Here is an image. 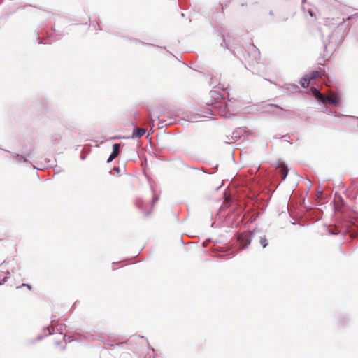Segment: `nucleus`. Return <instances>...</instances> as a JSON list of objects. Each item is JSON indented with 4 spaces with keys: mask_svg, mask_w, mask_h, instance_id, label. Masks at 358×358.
<instances>
[{
    "mask_svg": "<svg viewBox=\"0 0 358 358\" xmlns=\"http://www.w3.org/2000/svg\"><path fill=\"white\" fill-rule=\"evenodd\" d=\"M52 330L50 329L49 327H46L43 328V332L45 334V336H48L49 335H51L52 332H55V331H62V327H60L59 328H56L55 327H52V324H51Z\"/></svg>",
    "mask_w": 358,
    "mask_h": 358,
    "instance_id": "nucleus-10",
    "label": "nucleus"
},
{
    "mask_svg": "<svg viewBox=\"0 0 358 358\" xmlns=\"http://www.w3.org/2000/svg\"><path fill=\"white\" fill-rule=\"evenodd\" d=\"M210 85H212L213 87H218L221 90H225L227 88L229 85H225L224 83H217V80H215L214 78H211L210 81Z\"/></svg>",
    "mask_w": 358,
    "mask_h": 358,
    "instance_id": "nucleus-7",
    "label": "nucleus"
},
{
    "mask_svg": "<svg viewBox=\"0 0 358 358\" xmlns=\"http://www.w3.org/2000/svg\"><path fill=\"white\" fill-rule=\"evenodd\" d=\"M115 170L117 171H119V168H115Z\"/></svg>",
    "mask_w": 358,
    "mask_h": 358,
    "instance_id": "nucleus-31",
    "label": "nucleus"
},
{
    "mask_svg": "<svg viewBox=\"0 0 358 358\" xmlns=\"http://www.w3.org/2000/svg\"><path fill=\"white\" fill-rule=\"evenodd\" d=\"M309 13H310V15L311 16H313V13H312V11H311V10H310V11H309Z\"/></svg>",
    "mask_w": 358,
    "mask_h": 358,
    "instance_id": "nucleus-30",
    "label": "nucleus"
},
{
    "mask_svg": "<svg viewBox=\"0 0 358 358\" xmlns=\"http://www.w3.org/2000/svg\"><path fill=\"white\" fill-rule=\"evenodd\" d=\"M252 232L249 231L244 234H238L237 240L239 242L241 249L246 248L251 242Z\"/></svg>",
    "mask_w": 358,
    "mask_h": 358,
    "instance_id": "nucleus-3",
    "label": "nucleus"
},
{
    "mask_svg": "<svg viewBox=\"0 0 358 358\" xmlns=\"http://www.w3.org/2000/svg\"><path fill=\"white\" fill-rule=\"evenodd\" d=\"M322 71H313L309 76L311 80H313V79H316V78H319L320 77H322Z\"/></svg>",
    "mask_w": 358,
    "mask_h": 358,
    "instance_id": "nucleus-14",
    "label": "nucleus"
},
{
    "mask_svg": "<svg viewBox=\"0 0 358 358\" xmlns=\"http://www.w3.org/2000/svg\"><path fill=\"white\" fill-rule=\"evenodd\" d=\"M259 243L262 245L263 248H266L268 245V241L266 236H263L260 237Z\"/></svg>",
    "mask_w": 358,
    "mask_h": 358,
    "instance_id": "nucleus-16",
    "label": "nucleus"
},
{
    "mask_svg": "<svg viewBox=\"0 0 358 358\" xmlns=\"http://www.w3.org/2000/svg\"><path fill=\"white\" fill-rule=\"evenodd\" d=\"M55 344L56 345H59L60 344V341H55Z\"/></svg>",
    "mask_w": 358,
    "mask_h": 358,
    "instance_id": "nucleus-28",
    "label": "nucleus"
},
{
    "mask_svg": "<svg viewBox=\"0 0 358 358\" xmlns=\"http://www.w3.org/2000/svg\"><path fill=\"white\" fill-rule=\"evenodd\" d=\"M159 200V196L154 194L152 201V205L153 206L155 203H157Z\"/></svg>",
    "mask_w": 358,
    "mask_h": 358,
    "instance_id": "nucleus-20",
    "label": "nucleus"
},
{
    "mask_svg": "<svg viewBox=\"0 0 358 358\" xmlns=\"http://www.w3.org/2000/svg\"><path fill=\"white\" fill-rule=\"evenodd\" d=\"M306 1V0H302V3H304Z\"/></svg>",
    "mask_w": 358,
    "mask_h": 358,
    "instance_id": "nucleus-32",
    "label": "nucleus"
},
{
    "mask_svg": "<svg viewBox=\"0 0 358 358\" xmlns=\"http://www.w3.org/2000/svg\"><path fill=\"white\" fill-rule=\"evenodd\" d=\"M146 132V129L143 128L136 127L134 129L132 133V138H138L143 136Z\"/></svg>",
    "mask_w": 358,
    "mask_h": 358,
    "instance_id": "nucleus-6",
    "label": "nucleus"
},
{
    "mask_svg": "<svg viewBox=\"0 0 358 358\" xmlns=\"http://www.w3.org/2000/svg\"><path fill=\"white\" fill-rule=\"evenodd\" d=\"M120 144H119V143L113 144V151L107 160L108 163L111 162L113 160H114L118 156V155L120 153Z\"/></svg>",
    "mask_w": 358,
    "mask_h": 358,
    "instance_id": "nucleus-5",
    "label": "nucleus"
},
{
    "mask_svg": "<svg viewBox=\"0 0 358 358\" xmlns=\"http://www.w3.org/2000/svg\"><path fill=\"white\" fill-rule=\"evenodd\" d=\"M310 80H311V79L310 78L309 76L305 75L301 79L300 84L303 88H306L309 85Z\"/></svg>",
    "mask_w": 358,
    "mask_h": 358,
    "instance_id": "nucleus-11",
    "label": "nucleus"
},
{
    "mask_svg": "<svg viewBox=\"0 0 358 358\" xmlns=\"http://www.w3.org/2000/svg\"><path fill=\"white\" fill-rule=\"evenodd\" d=\"M217 92L215 91H210V95L212 97H214V96L217 95Z\"/></svg>",
    "mask_w": 358,
    "mask_h": 358,
    "instance_id": "nucleus-22",
    "label": "nucleus"
},
{
    "mask_svg": "<svg viewBox=\"0 0 358 358\" xmlns=\"http://www.w3.org/2000/svg\"><path fill=\"white\" fill-rule=\"evenodd\" d=\"M3 2V0H0V4Z\"/></svg>",
    "mask_w": 358,
    "mask_h": 358,
    "instance_id": "nucleus-33",
    "label": "nucleus"
},
{
    "mask_svg": "<svg viewBox=\"0 0 358 358\" xmlns=\"http://www.w3.org/2000/svg\"><path fill=\"white\" fill-rule=\"evenodd\" d=\"M340 102V98L338 96V95L336 94H330V95H324V100L322 101V103H329V104L334 106H336L338 105Z\"/></svg>",
    "mask_w": 358,
    "mask_h": 358,
    "instance_id": "nucleus-4",
    "label": "nucleus"
},
{
    "mask_svg": "<svg viewBox=\"0 0 358 358\" xmlns=\"http://www.w3.org/2000/svg\"><path fill=\"white\" fill-rule=\"evenodd\" d=\"M37 338H38V340H41V339H42V336H38Z\"/></svg>",
    "mask_w": 358,
    "mask_h": 358,
    "instance_id": "nucleus-27",
    "label": "nucleus"
},
{
    "mask_svg": "<svg viewBox=\"0 0 358 358\" xmlns=\"http://www.w3.org/2000/svg\"><path fill=\"white\" fill-rule=\"evenodd\" d=\"M285 88L286 90H291L293 92H297L299 90V86L294 84H285Z\"/></svg>",
    "mask_w": 358,
    "mask_h": 358,
    "instance_id": "nucleus-13",
    "label": "nucleus"
},
{
    "mask_svg": "<svg viewBox=\"0 0 358 358\" xmlns=\"http://www.w3.org/2000/svg\"><path fill=\"white\" fill-rule=\"evenodd\" d=\"M270 107H271V108H278V109H280L281 110H283V109L282 108H280V107H279V106H278L276 105L271 104V105H270Z\"/></svg>",
    "mask_w": 358,
    "mask_h": 358,
    "instance_id": "nucleus-21",
    "label": "nucleus"
},
{
    "mask_svg": "<svg viewBox=\"0 0 358 358\" xmlns=\"http://www.w3.org/2000/svg\"><path fill=\"white\" fill-rule=\"evenodd\" d=\"M311 92H312V94L313 95V96L317 101L322 102V101L324 100V95L323 94H322L320 92V90H318L317 89H316L315 87H312L311 88Z\"/></svg>",
    "mask_w": 358,
    "mask_h": 358,
    "instance_id": "nucleus-8",
    "label": "nucleus"
},
{
    "mask_svg": "<svg viewBox=\"0 0 358 358\" xmlns=\"http://www.w3.org/2000/svg\"><path fill=\"white\" fill-rule=\"evenodd\" d=\"M22 286L28 287L29 289H31V286L29 284H22Z\"/></svg>",
    "mask_w": 358,
    "mask_h": 358,
    "instance_id": "nucleus-23",
    "label": "nucleus"
},
{
    "mask_svg": "<svg viewBox=\"0 0 358 358\" xmlns=\"http://www.w3.org/2000/svg\"><path fill=\"white\" fill-rule=\"evenodd\" d=\"M8 280L7 277H4L2 280V282L0 283V285H2V283L6 282Z\"/></svg>",
    "mask_w": 358,
    "mask_h": 358,
    "instance_id": "nucleus-24",
    "label": "nucleus"
},
{
    "mask_svg": "<svg viewBox=\"0 0 358 358\" xmlns=\"http://www.w3.org/2000/svg\"><path fill=\"white\" fill-rule=\"evenodd\" d=\"M62 338L66 342H71L73 341V339L71 338V336H67V335H64Z\"/></svg>",
    "mask_w": 358,
    "mask_h": 358,
    "instance_id": "nucleus-18",
    "label": "nucleus"
},
{
    "mask_svg": "<svg viewBox=\"0 0 358 358\" xmlns=\"http://www.w3.org/2000/svg\"><path fill=\"white\" fill-rule=\"evenodd\" d=\"M145 205V203H144V201H143L141 200L136 201V206H138V208L144 210L145 216H148L150 214V212L145 210V209H144Z\"/></svg>",
    "mask_w": 358,
    "mask_h": 358,
    "instance_id": "nucleus-12",
    "label": "nucleus"
},
{
    "mask_svg": "<svg viewBox=\"0 0 358 358\" xmlns=\"http://www.w3.org/2000/svg\"><path fill=\"white\" fill-rule=\"evenodd\" d=\"M322 194H323V192H322V190H320V192H318V195H319V196H321Z\"/></svg>",
    "mask_w": 358,
    "mask_h": 358,
    "instance_id": "nucleus-26",
    "label": "nucleus"
},
{
    "mask_svg": "<svg viewBox=\"0 0 358 358\" xmlns=\"http://www.w3.org/2000/svg\"><path fill=\"white\" fill-rule=\"evenodd\" d=\"M280 168H281L282 180H285L287 176V173H288V169L285 165L280 166Z\"/></svg>",
    "mask_w": 358,
    "mask_h": 358,
    "instance_id": "nucleus-15",
    "label": "nucleus"
},
{
    "mask_svg": "<svg viewBox=\"0 0 358 358\" xmlns=\"http://www.w3.org/2000/svg\"><path fill=\"white\" fill-rule=\"evenodd\" d=\"M223 42L225 45V47L228 49H231V47L229 46V41L226 38V37L224 36H223Z\"/></svg>",
    "mask_w": 358,
    "mask_h": 358,
    "instance_id": "nucleus-19",
    "label": "nucleus"
},
{
    "mask_svg": "<svg viewBox=\"0 0 358 358\" xmlns=\"http://www.w3.org/2000/svg\"><path fill=\"white\" fill-rule=\"evenodd\" d=\"M257 65H258L259 67H261V66H263L262 64H260L259 62H257Z\"/></svg>",
    "mask_w": 358,
    "mask_h": 358,
    "instance_id": "nucleus-29",
    "label": "nucleus"
},
{
    "mask_svg": "<svg viewBox=\"0 0 358 358\" xmlns=\"http://www.w3.org/2000/svg\"><path fill=\"white\" fill-rule=\"evenodd\" d=\"M334 208L336 212L341 213V217L335 228L329 229V233L331 235H345L347 233L355 232L354 227H357L355 220L358 217V213L347 209L343 203L341 206L335 204Z\"/></svg>",
    "mask_w": 358,
    "mask_h": 358,
    "instance_id": "nucleus-1",
    "label": "nucleus"
},
{
    "mask_svg": "<svg viewBox=\"0 0 358 358\" xmlns=\"http://www.w3.org/2000/svg\"><path fill=\"white\" fill-rule=\"evenodd\" d=\"M191 120H192V121H194V122H197V120H196V116H195V117H192V118H191Z\"/></svg>",
    "mask_w": 358,
    "mask_h": 358,
    "instance_id": "nucleus-25",
    "label": "nucleus"
},
{
    "mask_svg": "<svg viewBox=\"0 0 358 358\" xmlns=\"http://www.w3.org/2000/svg\"><path fill=\"white\" fill-rule=\"evenodd\" d=\"M210 114L218 113L220 115L229 118L232 113L230 112L229 105L224 101H219L218 98L213 102L208 104Z\"/></svg>",
    "mask_w": 358,
    "mask_h": 358,
    "instance_id": "nucleus-2",
    "label": "nucleus"
},
{
    "mask_svg": "<svg viewBox=\"0 0 358 358\" xmlns=\"http://www.w3.org/2000/svg\"><path fill=\"white\" fill-rule=\"evenodd\" d=\"M8 152L10 153V155H12V157L15 159H16L17 160V162L18 163H20V162H28V159H27L26 157L23 156V155H20L19 154H17L15 152H10V151H7Z\"/></svg>",
    "mask_w": 358,
    "mask_h": 358,
    "instance_id": "nucleus-9",
    "label": "nucleus"
},
{
    "mask_svg": "<svg viewBox=\"0 0 358 358\" xmlns=\"http://www.w3.org/2000/svg\"><path fill=\"white\" fill-rule=\"evenodd\" d=\"M84 338L85 339H90V340H95L96 338L95 336L91 333V332H87L86 333V335H84Z\"/></svg>",
    "mask_w": 358,
    "mask_h": 358,
    "instance_id": "nucleus-17",
    "label": "nucleus"
}]
</instances>
